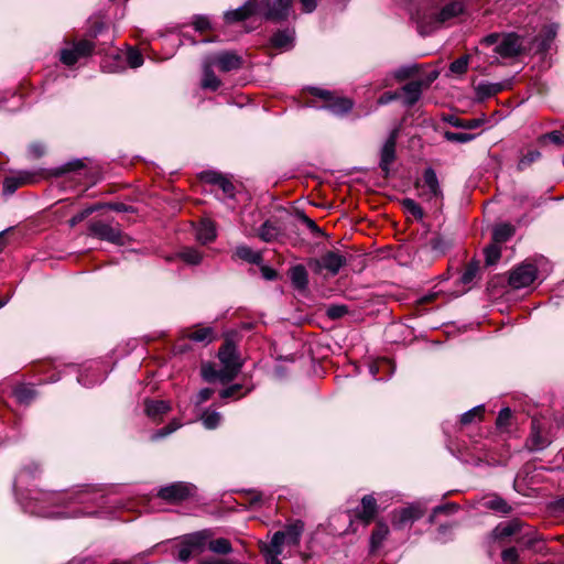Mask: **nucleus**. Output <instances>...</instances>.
Returning <instances> with one entry per match:
<instances>
[{"label":"nucleus","mask_w":564,"mask_h":564,"mask_svg":"<svg viewBox=\"0 0 564 564\" xmlns=\"http://www.w3.org/2000/svg\"><path fill=\"white\" fill-rule=\"evenodd\" d=\"M411 8V18L415 21L421 34H429L440 24L459 15L464 11V2H447L444 7L437 8L431 2H414Z\"/></svg>","instance_id":"1"},{"label":"nucleus","mask_w":564,"mask_h":564,"mask_svg":"<svg viewBox=\"0 0 564 564\" xmlns=\"http://www.w3.org/2000/svg\"><path fill=\"white\" fill-rule=\"evenodd\" d=\"M101 499H102V497L99 496L98 494H96V492H88V491L79 492L75 497H70L67 501L64 499V496L57 495V494H52V495H48L45 498V501L54 503L57 507L63 505L64 506L63 510H51V509H47V508L35 509V508H31L30 505L28 506V508H29L30 512L36 513V514H39L41 517H44V518H52V519L77 518V517L83 516V514H97V512L96 511H94V512H91V511H82V510H79L77 508L69 509V506H68L69 503H74V505H85V503L99 505V500H101Z\"/></svg>","instance_id":"2"},{"label":"nucleus","mask_w":564,"mask_h":564,"mask_svg":"<svg viewBox=\"0 0 564 564\" xmlns=\"http://www.w3.org/2000/svg\"><path fill=\"white\" fill-rule=\"evenodd\" d=\"M291 4L292 2H243L238 9L226 12L225 19L227 22L243 21L261 11L264 19L279 22L289 17Z\"/></svg>","instance_id":"3"},{"label":"nucleus","mask_w":564,"mask_h":564,"mask_svg":"<svg viewBox=\"0 0 564 564\" xmlns=\"http://www.w3.org/2000/svg\"><path fill=\"white\" fill-rule=\"evenodd\" d=\"M481 44L495 45V53L502 58L517 57L523 50L522 37L513 32L488 34L481 40Z\"/></svg>","instance_id":"4"},{"label":"nucleus","mask_w":564,"mask_h":564,"mask_svg":"<svg viewBox=\"0 0 564 564\" xmlns=\"http://www.w3.org/2000/svg\"><path fill=\"white\" fill-rule=\"evenodd\" d=\"M416 187L419 196L427 203H433L435 207L443 200V192L437 175L432 167L424 170L423 177L417 181Z\"/></svg>","instance_id":"5"},{"label":"nucleus","mask_w":564,"mask_h":564,"mask_svg":"<svg viewBox=\"0 0 564 564\" xmlns=\"http://www.w3.org/2000/svg\"><path fill=\"white\" fill-rule=\"evenodd\" d=\"M218 358L224 365V370L227 373L226 376L221 373L219 376V380L221 382H228L232 380L241 368L235 344L230 340H227L219 349Z\"/></svg>","instance_id":"6"},{"label":"nucleus","mask_w":564,"mask_h":564,"mask_svg":"<svg viewBox=\"0 0 564 564\" xmlns=\"http://www.w3.org/2000/svg\"><path fill=\"white\" fill-rule=\"evenodd\" d=\"M347 258L339 251L329 250L318 259H312L308 267L314 273H322L326 270L330 275H336L346 265Z\"/></svg>","instance_id":"7"},{"label":"nucleus","mask_w":564,"mask_h":564,"mask_svg":"<svg viewBox=\"0 0 564 564\" xmlns=\"http://www.w3.org/2000/svg\"><path fill=\"white\" fill-rule=\"evenodd\" d=\"M89 231L93 237L115 245H124V236L120 228L102 220H95L89 224Z\"/></svg>","instance_id":"8"},{"label":"nucleus","mask_w":564,"mask_h":564,"mask_svg":"<svg viewBox=\"0 0 564 564\" xmlns=\"http://www.w3.org/2000/svg\"><path fill=\"white\" fill-rule=\"evenodd\" d=\"M95 48V43L89 40H80L70 48L61 51V62L67 66L76 64L80 58L89 56Z\"/></svg>","instance_id":"9"},{"label":"nucleus","mask_w":564,"mask_h":564,"mask_svg":"<svg viewBox=\"0 0 564 564\" xmlns=\"http://www.w3.org/2000/svg\"><path fill=\"white\" fill-rule=\"evenodd\" d=\"M400 127H395L389 133V137L384 141L381 150H380V162L379 166L384 173L386 176L390 173L391 164L395 160V149H397V140L399 138Z\"/></svg>","instance_id":"10"},{"label":"nucleus","mask_w":564,"mask_h":564,"mask_svg":"<svg viewBox=\"0 0 564 564\" xmlns=\"http://www.w3.org/2000/svg\"><path fill=\"white\" fill-rule=\"evenodd\" d=\"M437 72L430 73L425 79L413 80L402 87L404 93V105L408 107L413 106L419 101L422 95L423 88H427L436 78Z\"/></svg>","instance_id":"11"},{"label":"nucleus","mask_w":564,"mask_h":564,"mask_svg":"<svg viewBox=\"0 0 564 564\" xmlns=\"http://www.w3.org/2000/svg\"><path fill=\"white\" fill-rule=\"evenodd\" d=\"M424 514V510L417 505H410L392 512L391 522L395 530L410 527Z\"/></svg>","instance_id":"12"},{"label":"nucleus","mask_w":564,"mask_h":564,"mask_svg":"<svg viewBox=\"0 0 564 564\" xmlns=\"http://www.w3.org/2000/svg\"><path fill=\"white\" fill-rule=\"evenodd\" d=\"M538 275V269L530 263H523L511 271L509 284L513 289H522L529 286Z\"/></svg>","instance_id":"13"},{"label":"nucleus","mask_w":564,"mask_h":564,"mask_svg":"<svg viewBox=\"0 0 564 564\" xmlns=\"http://www.w3.org/2000/svg\"><path fill=\"white\" fill-rule=\"evenodd\" d=\"M205 544L203 532H197L186 536L178 546L177 560L187 562L194 554L200 553Z\"/></svg>","instance_id":"14"},{"label":"nucleus","mask_w":564,"mask_h":564,"mask_svg":"<svg viewBox=\"0 0 564 564\" xmlns=\"http://www.w3.org/2000/svg\"><path fill=\"white\" fill-rule=\"evenodd\" d=\"M206 59L213 65L218 67L221 72H231L239 69L242 65V58L235 52H220L215 55L206 57Z\"/></svg>","instance_id":"15"},{"label":"nucleus","mask_w":564,"mask_h":564,"mask_svg":"<svg viewBox=\"0 0 564 564\" xmlns=\"http://www.w3.org/2000/svg\"><path fill=\"white\" fill-rule=\"evenodd\" d=\"M194 487L186 482H174L159 490V497L169 502H178L193 495Z\"/></svg>","instance_id":"16"},{"label":"nucleus","mask_w":564,"mask_h":564,"mask_svg":"<svg viewBox=\"0 0 564 564\" xmlns=\"http://www.w3.org/2000/svg\"><path fill=\"white\" fill-rule=\"evenodd\" d=\"M37 178L39 176L34 172L20 171L4 178L3 191L6 194H13L20 186L35 183Z\"/></svg>","instance_id":"17"},{"label":"nucleus","mask_w":564,"mask_h":564,"mask_svg":"<svg viewBox=\"0 0 564 564\" xmlns=\"http://www.w3.org/2000/svg\"><path fill=\"white\" fill-rule=\"evenodd\" d=\"M378 512L377 500L372 495L362 497L361 503L355 510V516L364 524H369Z\"/></svg>","instance_id":"18"},{"label":"nucleus","mask_w":564,"mask_h":564,"mask_svg":"<svg viewBox=\"0 0 564 564\" xmlns=\"http://www.w3.org/2000/svg\"><path fill=\"white\" fill-rule=\"evenodd\" d=\"M511 87V80H503L498 83H490L487 80L479 82L476 87L475 91L479 99H486L491 96H495L496 94L507 90Z\"/></svg>","instance_id":"19"},{"label":"nucleus","mask_w":564,"mask_h":564,"mask_svg":"<svg viewBox=\"0 0 564 564\" xmlns=\"http://www.w3.org/2000/svg\"><path fill=\"white\" fill-rule=\"evenodd\" d=\"M316 95L325 100H328L327 109L335 115H344L352 109V101L348 98H330V93L326 90L316 89Z\"/></svg>","instance_id":"20"},{"label":"nucleus","mask_w":564,"mask_h":564,"mask_svg":"<svg viewBox=\"0 0 564 564\" xmlns=\"http://www.w3.org/2000/svg\"><path fill=\"white\" fill-rule=\"evenodd\" d=\"M480 505L482 508L491 510L501 514H509L512 512V507L500 496L491 495L484 497L480 500Z\"/></svg>","instance_id":"21"},{"label":"nucleus","mask_w":564,"mask_h":564,"mask_svg":"<svg viewBox=\"0 0 564 564\" xmlns=\"http://www.w3.org/2000/svg\"><path fill=\"white\" fill-rule=\"evenodd\" d=\"M292 285L299 291H305L308 285V274L303 264H296L289 270Z\"/></svg>","instance_id":"22"},{"label":"nucleus","mask_w":564,"mask_h":564,"mask_svg":"<svg viewBox=\"0 0 564 564\" xmlns=\"http://www.w3.org/2000/svg\"><path fill=\"white\" fill-rule=\"evenodd\" d=\"M200 85L204 89L213 91L217 90L221 85L220 79L213 70V65L207 59H205L203 64V78Z\"/></svg>","instance_id":"23"},{"label":"nucleus","mask_w":564,"mask_h":564,"mask_svg":"<svg viewBox=\"0 0 564 564\" xmlns=\"http://www.w3.org/2000/svg\"><path fill=\"white\" fill-rule=\"evenodd\" d=\"M558 31V25L555 23L547 24L543 28L539 36V48L546 52L551 48L553 41L555 40Z\"/></svg>","instance_id":"24"},{"label":"nucleus","mask_w":564,"mask_h":564,"mask_svg":"<svg viewBox=\"0 0 564 564\" xmlns=\"http://www.w3.org/2000/svg\"><path fill=\"white\" fill-rule=\"evenodd\" d=\"M520 531V523L516 520L498 524L491 532L494 540H502Z\"/></svg>","instance_id":"25"},{"label":"nucleus","mask_w":564,"mask_h":564,"mask_svg":"<svg viewBox=\"0 0 564 564\" xmlns=\"http://www.w3.org/2000/svg\"><path fill=\"white\" fill-rule=\"evenodd\" d=\"M304 531V523L302 521H296L285 528L282 531L285 534V543L289 545H299L301 535Z\"/></svg>","instance_id":"26"},{"label":"nucleus","mask_w":564,"mask_h":564,"mask_svg":"<svg viewBox=\"0 0 564 564\" xmlns=\"http://www.w3.org/2000/svg\"><path fill=\"white\" fill-rule=\"evenodd\" d=\"M294 41V33L290 30H283L274 33L271 37V44L281 50H289L292 47Z\"/></svg>","instance_id":"27"},{"label":"nucleus","mask_w":564,"mask_h":564,"mask_svg":"<svg viewBox=\"0 0 564 564\" xmlns=\"http://www.w3.org/2000/svg\"><path fill=\"white\" fill-rule=\"evenodd\" d=\"M388 534V524L382 521H379L370 536V549L372 552L381 546L382 542L387 539Z\"/></svg>","instance_id":"28"},{"label":"nucleus","mask_w":564,"mask_h":564,"mask_svg":"<svg viewBox=\"0 0 564 564\" xmlns=\"http://www.w3.org/2000/svg\"><path fill=\"white\" fill-rule=\"evenodd\" d=\"M281 236V228L270 220L264 221L259 228V237L264 242H273Z\"/></svg>","instance_id":"29"},{"label":"nucleus","mask_w":564,"mask_h":564,"mask_svg":"<svg viewBox=\"0 0 564 564\" xmlns=\"http://www.w3.org/2000/svg\"><path fill=\"white\" fill-rule=\"evenodd\" d=\"M196 238L203 243H208L216 238V228L213 221L203 220L197 228Z\"/></svg>","instance_id":"30"},{"label":"nucleus","mask_w":564,"mask_h":564,"mask_svg":"<svg viewBox=\"0 0 564 564\" xmlns=\"http://www.w3.org/2000/svg\"><path fill=\"white\" fill-rule=\"evenodd\" d=\"M235 254L249 263L260 264L262 261V256L260 252L252 250L248 246H238L235 250Z\"/></svg>","instance_id":"31"},{"label":"nucleus","mask_w":564,"mask_h":564,"mask_svg":"<svg viewBox=\"0 0 564 564\" xmlns=\"http://www.w3.org/2000/svg\"><path fill=\"white\" fill-rule=\"evenodd\" d=\"M514 235V227L510 224H500L494 228L492 240L496 243L508 241Z\"/></svg>","instance_id":"32"},{"label":"nucleus","mask_w":564,"mask_h":564,"mask_svg":"<svg viewBox=\"0 0 564 564\" xmlns=\"http://www.w3.org/2000/svg\"><path fill=\"white\" fill-rule=\"evenodd\" d=\"M186 337L196 343H212L215 339V334L212 327H204L187 333Z\"/></svg>","instance_id":"33"},{"label":"nucleus","mask_w":564,"mask_h":564,"mask_svg":"<svg viewBox=\"0 0 564 564\" xmlns=\"http://www.w3.org/2000/svg\"><path fill=\"white\" fill-rule=\"evenodd\" d=\"M170 410V404L165 401H147L145 402V413L148 416L155 417L158 415L164 414Z\"/></svg>","instance_id":"34"},{"label":"nucleus","mask_w":564,"mask_h":564,"mask_svg":"<svg viewBox=\"0 0 564 564\" xmlns=\"http://www.w3.org/2000/svg\"><path fill=\"white\" fill-rule=\"evenodd\" d=\"M447 122L455 128L476 129V128L480 127L485 122V120L484 119H467V120H465V119H460L455 116H451L447 119Z\"/></svg>","instance_id":"35"},{"label":"nucleus","mask_w":564,"mask_h":564,"mask_svg":"<svg viewBox=\"0 0 564 564\" xmlns=\"http://www.w3.org/2000/svg\"><path fill=\"white\" fill-rule=\"evenodd\" d=\"M479 272V262L478 261H471L467 264L466 269L462 273L459 278V282L463 285H469L474 282V280L477 278Z\"/></svg>","instance_id":"36"},{"label":"nucleus","mask_w":564,"mask_h":564,"mask_svg":"<svg viewBox=\"0 0 564 564\" xmlns=\"http://www.w3.org/2000/svg\"><path fill=\"white\" fill-rule=\"evenodd\" d=\"M420 68L417 64H408L402 65L398 69L394 70L393 77L399 80H405L408 78H411L415 76L419 73Z\"/></svg>","instance_id":"37"},{"label":"nucleus","mask_w":564,"mask_h":564,"mask_svg":"<svg viewBox=\"0 0 564 564\" xmlns=\"http://www.w3.org/2000/svg\"><path fill=\"white\" fill-rule=\"evenodd\" d=\"M208 549L216 554H229L232 551L231 543L225 538L213 540L208 543Z\"/></svg>","instance_id":"38"},{"label":"nucleus","mask_w":564,"mask_h":564,"mask_svg":"<svg viewBox=\"0 0 564 564\" xmlns=\"http://www.w3.org/2000/svg\"><path fill=\"white\" fill-rule=\"evenodd\" d=\"M202 421L206 429L214 430L221 422V414L215 410H206L202 414Z\"/></svg>","instance_id":"39"},{"label":"nucleus","mask_w":564,"mask_h":564,"mask_svg":"<svg viewBox=\"0 0 564 564\" xmlns=\"http://www.w3.org/2000/svg\"><path fill=\"white\" fill-rule=\"evenodd\" d=\"M178 256L184 262L192 265L199 264L203 259L202 253L195 248H184Z\"/></svg>","instance_id":"40"},{"label":"nucleus","mask_w":564,"mask_h":564,"mask_svg":"<svg viewBox=\"0 0 564 564\" xmlns=\"http://www.w3.org/2000/svg\"><path fill=\"white\" fill-rule=\"evenodd\" d=\"M13 394L19 403L28 404L35 398V392L28 386H20L14 389Z\"/></svg>","instance_id":"41"},{"label":"nucleus","mask_w":564,"mask_h":564,"mask_svg":"<svg viewBox=\"0 0 564 564\" xmlns=\"http://www.w3.org/2000/svg\"><path fill=\"white\" fill-rule=\"evenodd\" d=\"M285 543V534L282 531H278L273 534L270 545L268 546V553H275V555L282 554V547Z\"/></svg>","instance_id":"42"},{"label":"nucleus","mask_w":564,"mask_h":564,"mask_svg":"<svg viewBox=\"0 0 564 564\" xmlns=\"http://www.w3.org/2000/svg\"><path fill=\"white\" fill-rule=\"evenodd\" d=\"M499 243H492L485 248V260L487 265H494L501 257V248L498 246Z\"/></svg>","instance_id":"43"},{"label":"nucleus","mask_w":564,"mask_h":564,"mask_svg":"<svg viewBox=\"0 0 564 564\" xmlns=\"http://www.w3.org/2000/svg\"><path fill=\"white\" fill-rule=\"evenodd\" d=\"M484 413V405H477L460 415V423L463 425L470 424L476 420H480Z\"/></svg>","instance_id":"44"},{"label":"nucleus","mask_w":564,"mask_h":564,"mask_svg":"<svg viewBox=\"0 0 564 564\" xmlns=\"http://www.w3.org/2000/svg\"><path fill=\"white\" fill-rule=\"evenodd\" d=\"M444 138L449 142L455 143H467L475 139V134L466 133V132H452L446 131L444 133Z\"/></svg>","instance_id":"45"},{"label":"nucleus","mask_w":564,"mask_h":564,"mask_svg":"<svg viewBox=\"0 0 564 564\" xmlns=\"http://www.w3.org/2000/svg\"><path fill=\"white\" fill-rule=\"evenodd\" d=\"M531 442H532V449H542V448L546 447L549 444L547 440H545L541 436V433L538 430L534 422L532 423Z\"/></svg>","instance_id":"46"},{"label":"nucleus","mask_w":564,"mask_h":564,"mask_svg":"<svg viewBox=\"0 0 564 564\" xmlns=\"http://www.w3.org/2000/svg\"><path fill=\"white\" fill-rule=\"evenodd\" d=\"M403 207L408 213H410L412 216H414L417 219H422L424 216V213L421 208V206L411 198H405L402 203Z\"/></svg>","instance_id":"47"},{"label":"nucleus","mask_w":564,"mask_h":564,"mask_svg":"<svg viewBox=\"0 0 564 564\" xmlns=\"http://www.w3.org/2000/svg\"><path fill=\"white\" fill-rule=\"evenodd\" d=\"M541 156L538 150H530L518 162V170L527 169L531 163L535 162Z\"/></svg>","instance_id":"48"},{"label":"nucleus","mask_w":564,"mask_h":564,"mask_svg":"<svg viewBox=\"0 0 564 564\" xmlns=\"http://www.w3.org/2000/svg\"><path fill=\"white\" fill-rule=\"evenodd\" d=\"M127 62L130 67L137 68L143 64V56L138 50L130 48L127 52Z\"/></svg>","instance_id":"49"},{"label":"nucleus","mask_w":564,"mask_h":564,"mask_svg":"<svg viewBox=\"0 0 564 564\" xmlns=\"http://www.w3.org/2000/svg\"><path fill=\"white\" fill-rule=\"evenodd\" d=\"M468 68V56H462L451 63L449 69L452 73L462 75Z\"/></svg>","instance_id":"50"},{"label":"nucleus","mask_w":564,"mask_h":564,"mask_svg":"<svg viewBox=\"0 0 564 564\" xmlns=\"http://www.w3.org/2000/svg\"><path fill=\"white\" fill-rule=\"evenodd\" d=\"M100 208V205H94L85 208L83 212L76 214L69 219V226L74 227L78 223L83 221L86 217H88L94 212L98 210Z\"/></svg>","instance_id":"51"},{"label":"nucleus","mask_w":564,"mask_h":564,"mask_svg":"<svg viewBox=\"0 0 564 564\" xmlns=\"http://www.w3.org/2000/svg\"><path fill=\"white\" fill-rule=\"evenodd\" d=\"M348 313V307L346 305H330L327 307L326 315L330 319H337L345 316Z\"/></svg>","instance_id":"52"},{"label":"nucleus","mask_w":564,"mask_h":564,"mask_svg":"<svg viewBox=\"0 0 564 564\" xmlns=\"http://www.w3.org/2000/svg\"><path fill=\"white\" fill-rule=\"evenodd\" d=\"M511 416L512 413L509 408L501 409L496 420L497 426L500 429L507 427L510 423Z\"/></svg>","instance_id":"53"},{"label":"nucleus","mask_w":564,"mask_h":564,"mask_svg":"<svg viewBox=\"0 0 564 564\" xmlns=\"http://www.w3.org/2000/svg\"><path fill=\"white\" fill-rule=\"evenodd\" d=\"M501 558L507 564H519V554L516 547H509L502 551Z\"/></svg>","instance_id":"54"},{"label":"nucleus","mask_w":564,"mask_h":564,"mask_svg":"<svg viewBox=\"0 0 564 564\" xmlns=\"http://www.w3.org/2000/svg\"><path fill=\"white\" fill-rule=\"evenodd\" d=\"M203 377L207 381H213L215 379H219V376L224 373L227 375L226 371L223 369L220 371H215L210 366H204L202 370Z\"/></svg>","instance_id":"55"},{"label":"nucleus","mask_w":564,"mask_h":564,"mask_svg":"<svg viewBox=\"0 0 564 564\" xmlns=\"http://www.w3.org/2000/svg\"><path fill=\"white\" fill-rule=\"evenodd\" d=\"M218 180H219V185H217V186L224 192V194L227 195L228 197H234V191H235L234 184L225 176L223 178H218Z\"/></svg>","instance_id":"56"},{"label":"nucleus","mask_w":564,"mask_h":564,"mask_svg":"<svg viewBox=\"0 0 564 564\" xmlns=\"http://www.w3.org/2000/svg\"><path fill=\"white\" fill-rule=\"evenodd\" d=\"M180 427V424L177 423H171L167 426L160 429L155 432V434L152 436L153 440L162 438L164 436H167L169 434L173 433Z\"/></svg>","instance_id":"57"},{"label":"nucleus","mask_w":564,"mask_h":564,"mask_svg":"<svg viewBox=\"0 0 564 564\" xmlns=\"http://www.w3.org/2000/svg\"><path fill=\"white\" fill-rule=\"evenodd\" d=\"M214 391L213 389L210 388H204L202 389L198 393H197V397H196V403L197 404H202L204 402H206L207 400L210 399V397L213 395Z\"/></svg>","instance_id":"58"},{"label":"nucleus","mask_w":564,"mask_h":564,"mask_svg":"<svg viewBox=\"0 0 564 564\" xmlns=\"http://www.w3.org/2000/svg\"><path fill=\"white\" fill-rule=\"evenodd\" d=\"M545 139H549L551 142L555 144H564V134L560 131H552L544 135Z\"/></svg>","instance_id":"59"},{"label":"nucleus","mask_w":564,"mask_h":564,"mask_svg":"<svg viewBox=\"0 0 564 564\" xmlns=\"http://www.w3.org/2000/svg\"><path fill=\"white\" fill-rule=\"evenodd\" d=\"M85 164L80 160H74L66 163L63 167V172L79 171L84 169Z\"/></svg>","instance_id":"60"},{"label":"nucleus","mask_w":564,"mask_h":564,"mask_svg":"<svg viewBox=\"0 0 564 564\" xmlns=\"http://www.w3.org/2000/svg\"><path fill=\"white\" fill-rule=\"evenodd\" d=\"M260 270L262 276L268 281L275 280L278 276L276 271L268 265H262Z\"/></svg>","instance_id":"61"},{"label":"nucleus","mask_w":564,"mask_h":564,"mask_svg":"<svg viewBox=\"0 0 564 564\" xmlns=\"http://www.w3.org/2000/svg\"><path fill=\"white\" fill-rule=\"evenodd\" d=\"M29 152L31 153V155H33L34 158H40L44 154L45 152V148L43 144L41 143H33L30 145L29 148Z\"/></svg>","instance_id":"62"},{"label":"nucleus","mask_w":564,"mask_h":564,"mask_svg":"<svg viewBox=\"0 0 564 564\" xmlns=\"http://www.w3.org/2000/svg\"><path fill=\"white\" fill-rule=\"evenodd\" d=\"M398 97H399V95L397 93L387 91L380 96V98L378 99V104L386 105L392 100L398 99Z\"/></svg>","instance_id":"63"},{"label":"nucleus","mask_w":564,"mask_h":564,"mask_svg":"<svg viewBox=\"0 0 564 564\" xmlns=\"http://www.w3.org/2000/svg\"><path fill=\"white\" fill-rule=\"evenodd\" d=\"M241 388V386L239 384H234V386H230L226 389H224L221 392H220V397L223 399H227V398H230V397H234L235 393Z\"/></svg>","instance_id":"64"}]
</instances>
